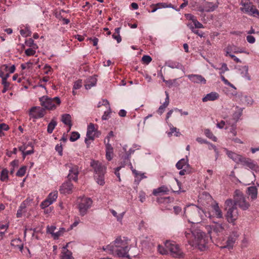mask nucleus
Instances as JSON below:
<instances>
[{"mask_svg":"<svg viewBox=\"0 0 259 259\" xmlns=\"http://www.w3.org/2000/svg\"><path fill=\"white\" fill-rule=\"evenodd\" d=\"M185 236L192 246L197 247L201 251L206 249L207 238L205 233L201 230L197 229L193 231H186Z\"/></svg>","mask_w":259,"mask_h":259,"instance_id":"obj_1","label":"nucleus"},{"mask_svg":"<svg viewBox=\"0 0 259 259\" xmlns=\"http://www.w3.org/2000/svg\"><path fill=\"white\" fill-rule=\"evenodd\" d=\"M103 249L110 254L117 255L118 256L129 257L127 254L130 249L128 242L127 240H122L120 237L116 238L113 242L107 245L105 247H103Z\"/></svg>","mask_w":259,"mask_h":259,"instance_id":"obj_2","label":"nucleus"},{"mask_svg":"<svg viewBox=\"0 0 259 259\" xmlns=\"http://www.w3.org/2000/svg\"><path fill=\"white\" fill-rule=\"evenodd\" d=\"M185 212L190 219L194 221V222H191L192 223L200 222L204 216L209 219H211L212 217L209 212H204L201 208L194 205L186 209Z\"/></svg>","mask_w":259,"mask_h":259,"instance_id":"obj_3","label":"nucleus"},{"mask_svg":"<svg viewBox=\"0 0 259 259\" xmlns=\"http://www.w3.org/2000/svg\"><path fill=\"white\" fill-rule=\"evenodd\" d=\"M225 206L227 210L225 215L226 220L229 223L234 224L239 217L237 207L233 205V201L231 199H228L225 201Z\"/></svg>","mask_w":259,"mask_h":259,"instance_id":"obj_4","label":"nucleus"},{"mask_svg":"<svg viewBox=\"0 0 259 259\" xmlns=\"http://www.w3.org/2000/svg\"><path fill=\"white\" fill-rule=\"evenodd\" d=\"M233 198V205L238 206L241 209L246 210L250 207L249 202L247 201L245 196L240 190L237 189L235 191Z\"/></svg>","mask_w":259,"mask_h":259,"instance_id":"obj_5","label":"nucleus"},{"mask_svg":"<svg viewBox=\"0 0 259 259\" xmlns=\"http://www.w3.org/2000/svg\"><path fill=\"white\" fill-rule=\"evenodd\" d=\"M39 101L41 105L48 110L55 109L61 103L60 98L57 97L51 98L47 96H44L39 98Z\"/></svg>","mask_w":259,"mask_h":259,"instance_id":"obj_6","label":"nucleus"},{"mask_svg":"<svg viewBox=\"0 0 259 259\" xmlns=\"http://www.w3.org/2000/svg\"><path fill=\"white\" fill-rule=\"evenodd\" d=\"M165 248L169 251L170 255L175 258H182L184 253L179 244L174 241H166L165 242Z\"/></svg>","mask_w":259,"mask_h":259,"instance_id":"obj_7","label":"nucleus"},{"mask_svg":"<svg viewBox=\"0 0 259 259\" xmlns=\"http://www.w3.org/2000/svg\"><path fill=\"white\" fill-rule=\"evenodd\" d=\"M77 203L79 213L81 216H84L91 207L93 201L90 198L82 196L78 198Z\"/></svg>","mask_w":259,"mask_h":259,"instance_id":"obj_8","label":"nucleus"},{"mask_svg":"<svg viewBox=\"0 0 259 259\" xmlns=\"http://www.w3.org/2000/svg\"><path fill=\"white\" fill-rule=\"evenodd\" d=\"M212 222L215 224L213 225H206L205 227V230L210 239H211L212 237H214L218 236L219 234L223 232L225 229L223 224L217 223L213 220H212Z\"/></svg>","mask_w":259,"mask_h":259,"instance_id":"obj_9","label":"nucleus"},{"mask_svg":"<svg viewBox=\"0 0 259 259\" xmlns=\"http://www.w3.org/2000/svg\"><path fill=\"white\" fill-rule=\"evenodd\" d=\"M240 5L242 6L241 8L242 11L253 16H258V10L253 6L250 0H241Z\"/></svg>","mask_w":259,"mask_h":259,"instance_id":"obj_10","label":"nucleus"},{"mask_svg":"<svg viewBox=\"0 0 259 259\" xmlns=\"http://www.w3.org/2000/svg\"><path fill=\"white\" fill-rule=\"evenodd\" d=\"M240 163L246 168L252 170L253 173L259 171V166L253 160L249 158L243 157Z\"/></svg>","mask_w":259,"mask_h":259,"instance_id":"obj_11","label":"nucleus"},{"mask_svg":"<svg viewBox=\"0 0 259 259\" xmlns=\"http://www.w3.org/2000/svg\"><path fill=\"white\" fill-rule=\"evenodd\" d=\"M65 167L69 170L68 178L69 181L73 180L77 181L78 175V167L76 165L71 163L65 164Z\"/></svg>","mask_w":259,"mask_h":259,"instance_id":"obj_12","label":"nucleus"},{"mask_svg":"<svg viewBox=\"0 0 259 259\" xmlns=\"http://www.w3.org/2000/svg\"><path fill=\"white\" fill-rule=\"evenodd\" d=\"M219 3L217 2L215 3L206 2L203 6H199L197 8L198 11L203 12H211L215 11L219 7Z\"/></svg>","mask_w":259,"mask_h":259,"instance_id":"obj_13","label":"nucleus"},{"mask_svg":"<svg viewBox=\"0 0 259 259\" xmlns=\"http://www.w3.org/2000/svg\"><path fill=\"white\" fill-rule=\"evenodd\" d=\"M98 133L97 129L95 128V124L90 123L88 126L87 128V138L85 139V143L88 145L90 143L89 142V140L93 141L95 139L96 133Z\"/></svg>","mask_w":259,"mask_h":259,"instance_id":"obj_14","label":"nucleus"},{"mask_svg":"<svg viewBox=\"0 0 259 259\" xmlns=\"http://www.w3.org/2000/svg\"><path fill=\"white\" fill-rule=\"evenodd\" d=\"M58 197V191H54L50 193L47 199L43 201L40 206L42 208H46L53 203Z\"/></svg>","mask_w":259,"mask_h":259,"instance_id":"obj_15","label":"nucleus"},{"mask_svg":"<svg viewBox=\"0 0 259 259\" xmlns=\"http://www.w3.org/2000/svg\"><path fill=\"white\" fill-rule=\"evenodd\" d=\"M91 166L94 169L96 175L105 174L106 170V167L103 165L98 161L93 160L91 162Z\"/></svg>","mask_w":259,"mask_h":259,"instance_id":"obj_16","label":"nucleus"},{"mask_svg":"<svg viewBox=\"0 0 259 259\" xmlns=\"http://www.w3.org/2000/svg\"><path fill=\"white\" fill-rule=\"evenodd\" d=\"M32 201V199L28 197L21 203L17 212L16 215L17 218L21 217L22 214L26 212L25 208L27 206L30 205Z\"/></svg>","mask_w":259,"mask_h":259,"instance_id":"obj_17","label":"nucleus"},{"mask_svg":"<svg viewBox=\"0 0 259 259\" xmlns=\"http://www.w3.org/2000/svg\"><path fill=\"white\" fill-rule=\"evenodd\" d=\"M211 208L212 214H210L212 216L211 219H210L212 221L214 217H216L218 219H222L223 218V212L218 203L215 202L213 204H212Z\"/></svg>","mask_w":259,"mask_h":259,"instance_id":"obj_18","label":"nucleus"},{"mask_svg":"<svg viewBox=\"0 0 259 259\" xmlns=\"http://www.w3.org/2000/svg\"><path fill=\"white\" fill-rule=\"evenodd\" d=\"M73 187V185L71 182L70 181H67L62 184L59 189V191L62 194H70L72 192Z\"/></svg>","mask_w":259,"mask_h":259,"instance_id":"obj_19","label":"nucleus"},{"mask_svg":"<svg viewBox=\"0 0 259 259\" xmlns=\"http://www.w3.org/2000/svg\"><path fill=\"white\" fill-rule=\"evenodd\" d=\"M187 77L192 82L195 83L205 84L206 82V79L199 74H189Z\"/></svg>","mask_w":259,"mask_h":259,"instance_id":"obj_20","label":"nucleus"},{"mask_svg":"<svg viewBox=\"0 0 259 259\" xmlns=\"http://www.w3.org/2000/svg\"><path fill=\"white\" fill-rule=\"evenodd\" d=\"M224 51L225 52V56H228L230 55H232L231 52H233L234 53H244L247 54H249L248 52L244 51L242 49H237L236 47L234 46H228L225 49Z\"/></svg>","mask_w":259,"mask_h":259,"instance_id":"obj_21","label":"nucleus"},{"mask_svg":"<svg viewBox=\"0 0 259 259\" xmlns=\"http://www.w3.org/2000/svg\"><path fill=\"white\" fill-rule=\"evenodd\" d=\"M153 239L150 237H144L141 240V243L143 247L151 249L154 246Z\"/></svg>","mask_w":259,"mask_h":259,"instance_id":"obj_22","label":"nucleus"},{"mask_svg":"<svg viewBox=\"0 0 259 259\" xmlns=\"http://www.w3.org/2000/svg\"><path fill=\"white\" fill-rule=\"evenodd\" d=\"M227 156L236 163L240 162L243 156L239 155L232 151L225 149Z\"/></svg>","mask_w":259,"mask_h":259,"instance_id":"obj_23","label":"nucleus"},{"mask_svg":"<svg viewBox=\"0 0 259 259\" xmlns=\"http://www.w3.org/2000/svg\"><path fill=\"white\" fill-rule=\"evenodd\" d=\"M30 112L32 116L34 118H38L42 117L45 115V110L44 109L39 107L37 109V108L34 107L30 109Z\"/></svg>","mask_w":259,"mask_h":259,"instance_id":"obj_24","label":"nucleus"},{"mask_svg":"<svg viewBox=\"0 0 259 259\" xmlns=\"http://www.w3.org/2000/svg\"><path fill=\"white\" fill-rule=\"evenodd\" d=\"M246 194L250 197L252 200L257 197V189L255 186H250L247 188Z\"/></svg>","mask_w":259,"mask_h":259,"instance_id":"obj_25","label":"nucleus"},{"mask_svg":"<svg viewBox=\"0 0 259 259\" xmlns=\"http://www.w3.org/2000/svg\"><path fill=\"white\" fill-rule=\"evenodd\" d=\"M219 97V95L216 92H211L206 94L202 99V100L203 102L207 101H213L217 100Z\"/></svg>","mask_w":259,"mask_h":259,"instance_id":"obj_26","label":"nucleus"},{"mask_svg":"<svg viewBox=\"0 0 259 259\" xmlns=\"http://www.w3.org/2000/svg\"><path fill=\"white\" fill-rule=\"evenodd\" d=\"M165 93L166 95L165 101L164 102L162 105L159 106V108L157 111V113L160 115H161L164 112L165 108L168 106L169 103L168 93L167 92H165Z\"/></svg>","mask_w":259,"mask_h":259,"instance_id":"obj_27","label":"nucleus"},{"mask_svg":"<svg viewBox=\"0 0 259 259\" xmlns=\"http://www.w3.org/2000/svg\"><path fill=\"white\" fill-rule=\"evenodd\" d=\"M238 71L241 76L249 80H250V77L248 74V67L247 66H241L238 68Z\"/></svg>","mask_w":259,"mask_h":259,"instance_id":"obj_28","label":"nucleus"},{"mask_svg":"<svg viewBox=\"0 0 259 259\" xmlns=\"http://www.w3.org/2000/svg\"><path fill=\"white\" fill-rule=\"evenodd\" d=\"M166 65L167 66H168L169 68L174 69V68H177L181 69L184 72H185V68L183 66V65L179 62H175V61H169L167 62H166Z\"/></svg>","mask_w":259,"mask_h":259,"instance_id":"obj_29","label":"nucleus"},{"mask_svg":"<svg viewBox=\"0 0 259 259\" xmlns=\"http://www.w3.org/2000/svg\"><path fill=\"white\" fill-rule=\"evenodd\" d=\"M106 158L108 161L112 159L113 149L111 145L108 143H106Z\"/></svg>","mask_w":259,"mask_h":259,"instance_id":"obj_30","label":"nucleus"},{"mask_svg":"<svg viewBox=\"0 0 259 259\" xmlns=\"http://www.w3.org/2000/svg\"><path fill=\"white\" fill-rule=\"evenodd\" d=\"M97 78L95 76H91L89 77L86 81L84 85L87 90L90 89L92 87H94L97 83Z\"/></svg>","mask_w":259,"mask_h":259,"instance_id":"obj_31","label":"nucleus"},{"mask_svg":"<svg viewBox=\"0 0 259 259\" xmlns=\"http://www.w3.org/2000/svg\"><path fill=\"white\" fill-rule=\"evenodd\" d=\"M176 167L178 169L181 168H190V165L188 163V160L187 159L182 158L176 164Z\"/></svg>","mask_w":259,"mask_h":259,"instance_id":"obj_32","label":"nucleus"},{"mask_svg":"<svg viewBox=\"0 0 259 259\" xmlns=\"http://www.w3.org/2000/svg\"><path fill=\"white\" fill-rule=\"evenodd\" d=\"M61 121L65 124L69 126L68 131L70 130L72 126L71 117L69 114H64L62 115Z\"/></svg>","mask_w":259,"mask_h":259,"instance_id":"obj_33","label":"nucleus"},{"mask_svg":"<svg viewBox=\"0 0 259 259\" xmlns=\"http://www.w3.org/2000/svg\"><path fill=\"white\" fill-rule=\"evenodd\" d=\"M237 122V120L233 119V121L232 122L230 120L227 121L226 124L227 126L226 127V129L229 126H231V128L230 130V133L232 134L233 136H235L237 135V132L236 131V125L235 123Z\"/></svg>","mask_w":259,"mask_h":259,"instance_id":"obj_34","label":"nucleus"},{"mask_svg":"<svg viewBox=\"0 0 259 259\" xmlns=\"http://www.w3.org/2000/svg\"><path fill=\"white\" fill-rule=\"evenodd\" d=\"M60 259H74V258L71 251L66 250V252L61 251L60 255Z\"/></svg>","mask_w":259,"mask_h":259,"instance_id":"obj_35","label":"nucleus"},{"mask_svg":"<svg viewBox=\"0 0 259 259\" xmlns=\"http://www.w3.org/2000/svg\"><path fill=\"white\" fill-rule=\"evenodd\" d=\"M168 191V190L167 187L165 186H161L157 189H154L152 193L154 195L157 196L161 193L166 194Z\"/></svg>","mask_w":259,"mask_h":259,"instance_id":"obj_36","label":"nucleus"},{"mask_svg":"<svg viewBox=\"0 0 259 259\" xmlns=\"http://www.w3.org/2000/svg\"><path fill=\"white\" fill-rule=\"evenodd\" d=\"M11 244L12 246L17 247V248L22 250L23 248V245L20 239H15L12 240Z\"/></svg>","mask_w":259,"mask_h":259,"instance_id":"obj_37","label":"nucleus"},{"mask_svg":"<svg viewBox=\"0 0 259 259\" xmlns=\"http://www.w3.org/2000/svg\"><path fill=\"white\" fill-rule=\"evenodd\" d=\"M57 123L56 121V120L53 118L51 120V122L48 124V127H47V132L49 134L52 133L53 130H54L55 127L57 125Z\"/></svg>","mask_w":259,"mask_h":259,"instance_id":"obj_38","label":"nucleus"},{"mask_svg":"<svg viewBox=\"0 0 259 259\" xmlns=\"http://www.w3.org/2000/svg\"><path fill=\"white\" fill-rule=\"evenodd\" d=\"M235 240L233 238H229L226 242V244L222 247V248H228L229 249H232Z\"/></svg>","mask_w":259,"mask_h":259,"instance_id":"obj_39","label":"nucleus"},{"mask_svg":"<svg viewBox=\"0 0 259 259\" xmlns=\"http://www.w3.org/2000/svg\"><path fill=\"white\" fill-rule=\"evenodd\" d=\"M8 170L6 169H3L1 171L0 179L2 181H6L8 179Z\"/></svg>","mask_w":259,"mask_h":259,"instance_id":"obj_40","label":"nucleus"},{"mask_svg":"<svg viewBox=\"0 0 259 259\" xmlns=\"http://www.w3.org/2000/svg\"><path fill=\"white\" fill-rule=\"evenodd\" d=\"M170 131L167 134L169 137L171 136L172 134L174 133H175V136H176V137H179L180 135L179 130L175 127L172 126L170 128Z\"/></svg>","mask_w":259,"mask_h":259,"instance_id":"obj_41","label":"nucleus"},{"mask_svg":"<svg viewBox=\"0 0 259 259\" xmlns=\"http://www.w3.org/2000/svg\"><path fill=\"white\" fill-rule=\"evenodd\" d=\"M104 175L105 174H98L95 176L97 179V182L100 185L103 186L105 184L104 181Z\"/></svg>","mask_w":259,"mask_h":259,"instance_id":"obj_42","label":"nucleus"},{"mask_svg":"<svg viewBox=\"0 0 259 259\" xmlns=\"http://www.w3.org/2000/svg\"><path fill=\"white\" fill-rule=\"evenodd\" d=\"M204 134L205 136L208 138L211 139L212 141L215 142L217 140V138L215 137L211 131L208 129H206L204 131Z\"/></svg>","mask_w":259,"mask_h":259,"instance_id":"obj_43","label":"nucleus"},{"mask_svg":"<svg viewBox=\"0 0 259 259\" xmlns=\"http://www.w3.org/2000/svg\"><path fill=\"white\" fill-rule=\"evenodd\" d=\"M9 129L8 125L6 123L0 124V137L4 136V131H8Z\"/></svg>","mask_w":259,"mask_h":259,"instance_id":"obj_44","label":"nucleus"},{"mask_svg":"<svg viewBox=\"0 0 259 259\" xmlns=\"http://www.w3.org/2000/svg\"><path fill=\"white\" fill-rule=\"evenodd\" d=\"M65 231V230L63 228H60L59 230L55 232V234L53 236V238L54 239H57L58 238L63 235V233Z\"/></svg>","mask_w":259,"mask_h":259,"instance_id":"obj_45","label":"nucleus"},{"mask_svg":"<svg viewBox=\"0 0 259 259\" xmlns=\"http://www.w3.org/2000/svg\"><path fill=\"white\" fill-rule=\"evenodd\" d=\"M21 35L24 37L30 35L31 32L30 29L26 27L25 29H21L20 31Z\"/></svg>","mask_w":259,"mask_h":259,"instance_id":"obj_46","label":"nucleus"},{"mask_svg":"<svg viewBox=\"0 0 259 259\" xmlns=\"http://www.w3.org/2000/svg\"><path fill=\"white\" fill-rule=\"evenodd\" d=\"M132 172L135 175V177H136L137 179H138L139 177H140L139 181H140L142 179L146 178V177L144 176V174L139 172L136 169H132Z\"/></svg>","mask_w":259,"mask_h":259,"instance_id":"obj_47","label":"nucleus"},{"mask_svg":"<svg viewBox=\"0 0 259 259\" xmlns=\"http://www.w3.org/2000/svg\"><path fill=\"white\" fill-rule=\"evenodd\" d=\"M29 149L27 150H25V152L24 153V159L25 158V156L31 154L33 153L34 150H33V146H32L31 143H29Z\"/></svg>","mask_w":259,"mask_h":259,"instance_id":"obj_48","label":"nucleus"},{"mask_svg":"<svg viewBox=\"0 0 259 259\" xmlns=\"http://www.w3.org/2000/svg\"><path fill=\"white\" fill-rule=\"evenodd\" d=\"M80 135L78 132H73L71 133L70 137V140L71 142H74L79 139Z\"/></svg>","mask_w":259,"mask_h":259,"instance_id":"obj_49","label":"nucleus"},{"mask_svg":"<svg viewBox=\"0 0 259 259\" xmlns=\"http://www.w3.org/2000/svg\"><path fill=\"white\" fill-rule=\"evenodd\" d=\"M26 167L22 166L20 167L16 173V175L19 177H22L24 176L26 172Z\"/></svg>","mask_w":259,"mask_h":259,"instance_id":"obj_50","label":"nucleus"},{"mask_svg":"<svg viewBox=\"0 0 259 259\" xmlns=\"http://www.w3.org/2000/svg\"><path fill=\"white\" fill-rule=\"evenodd\" d=\"M158 251L161 254H166L168 253V249L167 248H165L162 246L158 245L157 246Z\"/></svg>","mask_w":259,"mask_h":259,"instance_id":"obj_51","label":"nucleus"},{"mask_svg":"<svg viewBox=\"0 0 259 259\" xmlns=\"http://www.w3.org/2000/svg\"><path fill=\"white\" fill-rule=\"evenodd\" d=\"M219 70H220V74L221 75H223V74H224L226 71H227L229 70V68L227 67V65L226 63H222V66L220 68H219Z\"/></svg>","mask_w":259,"mask_h":259,"instance_id":"obj_52","label":"nucleus"},{"mask_svg":"<svg viewBox=\"0 0 259 259\" xmlns=\"http://www.w3.org/2000/svg\"><path fill=\"white\" fill-rule=\"evenodd\" d=\"M242 101L244 102L247 105H250L252 104L253 100L250 97L244 96L242 99Z\"/></svg>","mask_w":259,"mask_h":259,"instance_id":"obj_53","label":"nucleus"},{"mask_svg":"<svg viewBox=\"0 0 259 259\" xmlns=\"http://www.w3.org/2000/svg\"><path fill=\"white\" fill-rule=\"evenodd\" d=\"M111 112V109L110 108H109L108 111L104 112V114L102 117V120H106L108 119L110 117Z\"/></svg>","mask_w":259,"mask_h":259,"instance_id":"obj_54","label":"nucleus"},{"mask_svg":"<svg viewBox=\"0 0 259 259\" xmlns=\"http://www.w3.org/2000/svg\"><path fill=\"white\" fill-rule=\"evenodd\" d=\"M110 211H111V213L113 214V215L116 218L118 221H121V220L123 218V214L124 212L122 213V214H121L120 215H117V213L116 212V211H115L114 210L111 209Z\"/></svg>","mask_w":259,"mask_h":259,"instance_id":"obj_55","label":"nucleus"},{"mask_svg":"<svg viewBox=\"0 0 259 259\" xmlns=\"http://www.w3.org/2000/svg\"><path fill=\"white\" fill-rule=\"evenodd\" d=\"M35 50L32 48L26 49L25 51V53L26 55L27 56H33L35 54Z\"/></svg>","mask_w":259,"mask_h":259,"instance_id":"obj_56","label":"nucleus"},{"mask_svg":"<svg viewBox=\"0 0 259 259\" xmlns=\"http://www.w3.org/2000/svg\"><path fill=\"white\" fill-rule=\"evenodd\" d=\"M207 144H208V148L209 149L211 150V149H213L215 154H216V159H217L218 157V155H219V151H218V149L217 148L216 146L208 142V143H207Z\"/></svg>","mask_w":259,"mask_h":259,"instance_id":"obj_57","label":"nucleus"},{"mask_svg":"<svg viewBox=\"0 0 259 259\" xmlns=\"http://www.w3.org/2000/svg\"><path fill=\"white\" fill-rule=\"evenodd\" d=\"M142 61L147 64H149L152 60V58L150 56L144 55L142 58Z\"/></svg>","mask_w":259,"mask_h":259,"instance_id":"obj_58","label":"nucleus"},{"mask_svg":"<svg viewBox=\"0 0 259 259\" xmlns=\"http://www.w3.org/2000/svg\"><path fill=\"white\" fill-rule=\"evenodd\" d=\"M25 44L26 46L29 47L36 46V45L34 43V40L32 38H29L28 40H26Z\"/></svg>","mask_w":259,"mask_h":259,"instance_id":"obj_59","label":"nucleus"},{"mask_svg":"<svg viewBox=\"0 0 259 259\" xmlns=\"http://www.w3.org/2000/svg\"><path fill=\"white\" fill-rule=\"evenodd\" d=\"M82 86V81L80 80L76 81L73 85V90H78Z\"/></svg>","mask_w":259,"mask_h":259,"instance_id":"obj_60","label":"nucleus"},{"mask_svg":"<svg viewBox=\"0 0 259 259\" xmlns=\"http://www.w3.org/2000/svg\"><path fill=\"white\" fill-rule=\"evenodd\" d=\"M221 79L225 84L228 85L233 89H236L234 85L226 79L223 75H221Z\"/></svg>","mask_w":259,"mask_h":259,"instance_id":"obj_61","label":"nucleus"},{"mask_svg":"<svg viewBox=\"0 0 259 259\" xmlns=\"http://www.w3.org/2000/svg\"><path fill=\"white\" fill-rule=\"evenodd\" d=\"M56 227L54 226H48L47 227V232L51 234L52 235V237H53L54 234H55V230H56Z\"/></svg>","mask_w":259,"mask_h":259,"instance_id":"obj_62","label":"nucleus"},{"mask_svg":"<svg viewBox=\"0 0 259 259\" xmlns=\"http://www.w3.org/2000/svg\"><path fill=\"white\" fill-rule=\"evenodd\" d=\"M2 83L4 85V89L2 90V93H5L9 89V88L10 87V83L9 82H2Z\"/></svg>","mask_w":259,"mask_h":259,"instance_id":"obj_63","label":"nucleus"},{"mask_svg":"<svg viewBox=\"0 0 259 259\" xmlns=\"http://www.w3.org/2000/svg\"><path fill=\"white\" fill-rule=\"evenodd\" d=\"M181 170L179 172V174L181 176L189 174L190 171V168H181Z\"/></svg>","mask_w":259,"mask_h":259,"instance_id":"obj_64","label":"nucleus"}]
</instances>
